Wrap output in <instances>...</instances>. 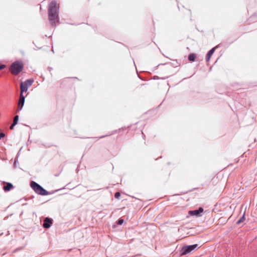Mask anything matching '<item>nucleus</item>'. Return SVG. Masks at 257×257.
Returning <instances> with one entry per match:
<instances>
[{"mask_svg": "<svg viewBox=\"0 0 257 257\" xmlns=\"http://www.w3.org/2000/svg\"><path fill=\"white\" fill-rule=\"evenodd\" d=\"M245 212H244L243 215L239 218V219L236 222V224L238 225L241 223H244L245 220Z\"/></svg>", "mask_w": 257, "mask_h": 257, "instance_id": "f8f14e48", "label": "nucleus"}, {"mask_svg": "<svg viewBox=\"0 0 257 257\" xmlns=\"http://www.w3.org/2000/svg\"><path fill=\"white\" fill-rule=\"evenodd\" d=\"M20 151V150L19 151ZM19 153L20 152H18V153L17 154V157H18V155H19ZM19 164L18 163V158H17V160H16L14 163V164H13V167L14 168H16L17 167V165Z\"/></svg>", "mask_w": 257, "mask_h": 257, "instance_id": "a211bd4d", "label": "nucleus"}, {"mask_svg": "<svg viewBox=\"0 0 257 257\" xmlns=\"http://www.w3.org/2000/svg\"><path fill=\"white\" fill-rule=\"evenodd\" d=\"M121 194L119 192H116L114 193V198L117 199H119L120 197Z\"/></svg>", "mask_w": 257, "mask_h": 257, "instance_id": "f3484780", "label": "nucleus"}, {"mask_svg": "<svg viewBox=\"0 0 257 257\" xmlns=\"http://www.w3.org/2000/svg\"><path fill=\"white\" fill-rule=\"evenodd\" d=\"M178 8L179 10H180V7L178 5Z\"/></svg>", "mask_w": 257, "mask_h": 257, "instance_id": "f704fd0d", "label": "nucleus"}, {"mask_svg": "<svg viewBox=\"0 0 257 257\" xmlns=\"http://www.w3.org/2000/svg\"><path fill=\"white\" fill-rule=\"evenodd\" d=\"M70 184V183H68V184H67L65 186V187H64V188H61V189H62L61 190H62V189H64V188H65V187H66V188H68V189H71V188H70V186H69Z\"/></svg>", "mask_w": 257, "mask_h": 257, "instance_id": "b1692460", "label": "nucleus"}, {"mask_svg": "<svg viewBox=\"0 0 257 257\" xmlns=\"http://www.w3.org/2000/svg\"><path fill=\"white\" fill-rule=\"evenodd\" d=\"M6 67V65L4 64H0V70L5 68Z\"/></svg>", "mask_w": 257, "mask_h": 257, "instance_id": "412c9836", "label": "nucleus"}, {"mask_svg": "<svg viewBox=\"0 0 257 257\" xmlns=\"http://www.w3.org/2000/svg\"><path fill=\"white\" fill-rule=\"evenodd\" d=\"M108 135L102 136L100 137L99 138V139L103 138H104V137H106Z\"/></svg>", "mask_w": 257, "mask_h": 257, "instance_id": "bb28decb", "label": "nucleus"}, {"mask_svg": "<svg viewBox=\"0 0 257 257\" xmlns=\"http://www.w3.org/2000/svg\"><path fill=\"white\" fill-rule=\"evenodd\" d=\"M166 64V63H165V64ZM165 65V64H159V65Z\"/></svg>", "mask_w": 257, "mask_h": 257, "instance_id": "2f4dec72", "label": "nucleus"}, {"mask_svg": "<svg viewBox=\"0 0 257 257\" xmlns=\"http://www.w3.org/2000/svg\"><path fill=\"white\" fill-rule=\"evenodd\" d=\"M47 69L50 72H51V70L53 69V68L51 67H48Z\"/></svg>", "mask_w": 257, "mask_h": 257, "instance_id": "393cba45", "label": "nucleus"}, {"mask_svg": "<svg viewBox=\"0 0 257 257\" xmlns=\"http://www.w3.org/2000/svg\"><path fill=\"white\" fill-rule=\"evenodd\" d=\"M198 247V244H195L191 245H185L184 246L181 250V255H186L190 252H191L192 250H194Z\"/></svg>", "mask_w": 257, "mask_h": 257, "instance_id": "20e7f679", "label": "nucleus"}, {"mask_svg": "<svg viewBox=\"0 0 257 257\" xmlns=\"http://www.w3.org/2000/svg\"><path fill=\"white\" fill-rule=\"evenodd\" d=\"M79 166V165H78V166H77V169H76V171H77V170H78Z\"/></svg>", "mask_w": 257, "mask_h": 257, "instance_id": "473e14b6", "label": "nucleus"}, {"mask_svg": "<svg viewBox=\"0 0 257 257\" xmlns=\"http://www.w3.org/2000/svg\"><path fill=\"white\" fill-rule=\"evenodd\" d=\"M170 64L174 67H177L180 65V64L178 63L177 60H173V61L172 62H170Z\"/></svg>", "mask_w": 257, "mask_h": 257, "instance_id": "4468645a", "label": "nucleus"}, {"mask_svg": "<svg viewBox=\"0 0 257 257\" xmlns=\"http://www.w3.org/2000/svg\"><path fill=\"white\" fill-rule=\"evenodd\" d=\"M24 69V64L22 60H17L13 62L10 67V71L14 74L18 75Z\"/></svg>", "mask_w": 257, "mask_h": 257, "instance_id": "7ed1b4c3", "label": "nucleus"}, {"mask_svg": "<svg viewBox=\"0 0 257 257\" xmlns=\"http://www.w3.org/2000/svg\"><path fill=\"white\" fill-rule=\"evenodd\" d=\"M141 132H142V134H143V138L144 139H145V138H146L145 135L144 134V133H143V131H142Z\"/></svg>", "mask_w": 257, "mask_h": 257, "instance_id": "a878e982", "label": "nucleus"}, {"mask_svg": "<svg viewBox=\"0 0 257 257\" xmlns=\"http://www.w3.org/2000/svg\"><path fill=\"white\" fill-rule=\"evenodd\" d=\"M59 6H57V2L55 1H52L48 6V19L51 26H55L56 23H60L59 16Z\"/></svg>", "mask_w": 257, "mask_h": 257, "instance_id": "f257e3e1", "label": "nucleus"}, {"mask_svg": "<svg viewBox=\"0 0 257 257\" xmlns=\"http://www.w3.org/2000/svg\"><path fill=\"white\" fill-rule=\"evenodd\" d=\"M19 115H16L14 117L13 123H14L16 124H17L18 123V121H19Z\"/></svg>", "mask_w": 257, "mask_h": 257, "instance_id": "dca6fc26", "label": "nucleus"}, {"mask_svg": "<svg viewBox=\"0 0 257 257\" xmlns=\"http://www.w3.org/2000/svg\"><path fill=\"white\" fill-rule=\"evenodd\" d=\"M16 124H15L14 123H13L10 126V130H12L14 129L15 126L16 125Z\"/></svg>", "mask_w": 257, "mask_h": 257, "instance_id": "5701e85b", "label": "nucleus"}, {"mask_svg": "<svg viewBox=\"0 0 257 257\" xmlns=\"http://www.w3.org/2000/svg\"><path fill=\"white\" fill-rule=\"evenodd\" d=\"M215 50H216V47H213L207 52V53L205 56V60H206V62H208L210 61V58H211V56L213 55V54H214Z\"/></svg>", "mask_w": 257, "mask_h": 257, "instance_id": "1a4fd4ad", "label": "nucleus"}, {"mask_svg": "<svg viewBox=\"0 0 257 257\" xmlns=\"http://www.w3.org/2000/svg\"><path fill=\"white\" fill-rule=\"evenodd\" d=\"M53 222V220L52 218L47 217H46L43 222V227L44 228L48 229L49 228L51 225H52Z\"/></svg>", "mask_w": 257, "mask_h": 257, "instance_id": "0eeeda50", "label": "nucleus"}, {"mask_svg": "<svg viewBox=\"0 0 257 257\" xmlns=\"http://www.w3.org/2000/svg\"><path fill=\"white\" fill-rule=\"evenodd\" d=\"M34 197V196L32 195V196H31L30 197V199H32V198H33Z\"/></svg>", "mask_w": 257, "mask_h": 257, "instance_id": "c756f323", "label": "nucleus"}, {"mask_svg": "<svg viewBox=\"0 0 257 257\" xmlns=\"http://www.w3.org/2000/svg\"><path fill=\"white\" fill-rule=\"evenodd\" d=\"M118 225H119L118 224H117V222L116 221L114 224H112V227L113 230H115Z\"/></svg>", "mask_w": 257, "mask_h": 257, "instance_id": "6ab92c4d", "label": "nucleus"}, {"mask_svg": "<svg viewBox=\"0 0 257 257\" xmlns=\"http://www.w3.org/2000/svg\"><path fill=\"white\" fill-rule=\"evenodd\" d=\"M214 47H216V49L217 48H219L220 47V44L218 45H216V46H215Z\"/></svg>", "mask_w": 257, "mask_h": 257, "instance_id": "cd10ccee", "label": "nucleus"}, {"mask_svg": "<svg viewBox=\"0 0 257 257\" xmlns=\"http://www.w3.org/2000/svg\"><path fill=\"white\" fill-rule=\"evenodd\" d=\"M129 241H133V239H131Z\"/></svg>", "mask_w": 257, "mask_h": 257, "instance_id": "72a5a7b5", "label": "nucleus"}, {"mask_svg": "<svg viewBox=\"0 0 257 257\" xmlns=\"http://www.w3.org/2000/svg\"><path fill=\"white\" fill-rule=\"evenodd\" d=\"M23 82L26 86H27L28 87H29L32 85L33 83L34 82V79H32V78L28 79H26L25 81V82Z\"/></svg>", "mask_w": 257, "mask_h": 257, "instance_id": "ddd939ff", "label": "nucleus"}, {"mask_svg": "<svg viewBox=\"0 0 257 257\" xmlns=\"http://www.w3.org/2000/svg\"><path fill=\"white\" fill-rule=\"evenodd\" d=\"M6 136V134L4 133H0V140Z\"/></svg>", "mask_w": 257, "mask_h": 257, "instance_id": "4be33fe9", "label": "nucleus"}, {"mask_svg": "<svg viewBox=\"0 0 257 257\" xmlns=\"http://www.w3.org/2000/svg\"><path fill=\"white\" fill-rule=\"evenodd\" d=\"M25 98L26 96H24V94H20L19 102L18 103V106L16 112H18L22 109L25 104Z\"/></svg>", "mask_w": 257, "mask_h": 257, "instance_id": "423d86ee", "label": "nucleus"}, {"mask_svg": "<svg viewBox=\"0 0 257 257\" xmlns=\"http://www.w3.org/2000/svg\"><path fill=\"white\" fill-rule=\"evenodd\" d=\"M28 88L29 87L26 86L23 81H22L20 84L21 94H24V92H27Z\"/></svg>", "mask_w": 257, "mask_h": 257, "instance_id": "9d476101", "label": "nucleus"}, {"mask_svg": "<svg viewBox=\"0 0 257 257\" xmlns=\"http://www.w3.org/2000/svg\"><path fill=\"white\" fill-rule=\"evenodd\" d=\"M52 52L53 53H54V51L53 47H52Z\"/></svg>", "mask_w": 257, "mask_h": 257, "instance_id": "c85d7f7f", "label": "nucleus"}, {"mask_svg": "<svg viewBox=\"0 0 257 257\" xmlns=\"http://www.w3.org/2000/svg\"><path fill=\"white\" fill-rule=\"evenodd\" d=\"M4 183L6 184L5 186H4L3 189L5 192H8L14 188V186L12 183L6 182L4 181Z\"/></svg>", "mask_w": 257, "mask_h": 257, "instance_id": "6e6552de", "label": "nucleus"}, {"mask_svg": "<svg viewBox=\"0 0 257 257\" xmlns=\"http://www.w3.org/2000/svg\"><path fill=\"white\" fill-rule=\"evenodd\" d=\"M165 78H160L158 76H154L152 79H154V80H158V79H165Z\"/></svg>", "mask_w": 257, "mask_h": 257, "instance_id": "aec40b11", "label": "nucleus"}, {"mask_svg": "<svg viewBox=\"0 0 257 257\" xmlns=\"http://www.w3.org/2000/svg\"><path fill=\"white\" fill-rule=\"evenodd\" d=\"M30 187L38 195L41 196H46L48 195H51L54 194L58 191L61 190L62 189H58L51 191H48L44 189L39 184L36 182L35 181H32L30 183Z\"/></svg>", "mask_w": 257, "mask_h": 257, "instance_id": "f03ea898", "label": "nucleus"}, {"mask_svg": "<svg viewBox=\"0 0 257 257\" xmlns=\"http://www.w3.org/2000/svg\"><path fill=\"white\" fill-rule=\"evenodd\" d=\"M197 58V55L195 53H190L188 55V59L190 62H194Z\"/></svg>", "mask_w": 257, "mask_h": 257, "instance_id": "9b49d317", "label": "nucleus"}, {"mask_svg": "<svg viewBox=\"0 0 257 257\" xmlns=\"http://www.w3.org/2000/svg\"><path fill=\"white\" fill-rule=\"evenodd\" d=\"M203 211V208L202 207H200L197 209L189 210L188 211V214L191 216L199 217L202 216Z\"/></svg>", "mask_w": 257, "mask_h": 257, "instance_id": "39448f33", "label": "nucleus"}, {"mask_svg": "<svg viewBox=\"0 0 257 257\" xmlns=\"http://www.w3.org/2000/svg\"><path fill=\"white\" fill-rule=\"evenodd\" d=\"M71 78L78 79L77 77H72Z\"/></svg>", "mask_w": 257, "mask_h": 257, "instance_id": "7c9ffc66", "label": "nucleus"}, {"mask_svg": "<svg viewBox=\"0 0 257 257\" xmlns=\"http://www.w3.org/2000/svg\"><path fill=\"white\" fill-rule=\"evenodd\" d=\"M124 221V220L123 219H122V218H119L116 221L117 224H118L119 225H122Z\"/></svg>", "mask_w": 257, "mask_h": 257, "instance_id": "2eb2a0df", "label": "nucleus"}]
</instances>
